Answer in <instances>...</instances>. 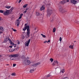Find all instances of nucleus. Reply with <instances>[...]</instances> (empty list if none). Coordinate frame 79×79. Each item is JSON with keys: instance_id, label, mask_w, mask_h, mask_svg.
Segmentation results:
<instances>
[{"instance_id": "4d7b16f0", "label": "nucleus", "mask_w": 79, "mask_h": 79, "mask_svg": "<svg viewBox=\"0 0 79 79\" xmlns=\"http://www.w3.org/2000/svg\"><path fill=\"white\" fill-rule=\"evenodd\" d=\"M51 21L52 22V21H53V20H51Z\"/></svg>"}, {"instance_id": "423d86ee", "label": "nucleus", "mask_w": 79, "mask_h": 79, "mask_svg": "<svg viewBox=\"0 0 79 79\" xmlns=\"http://www.w3.org/2000/svg\"><path fill=\"white\" fill-rule=\"evenodd\" d=\"M39 64H40V63H39L33 64L31 66L30 68L31 69H34V68H35V67H36L38 65H39Z\"/></svg>"}, {"instance_id": "7ed1b4c3", "label": "nucleus", "mask_w": 79, "mask_h": 79, "mask_svg": "<svg viewBox=\"0 0 79 79\" xmlns=\"http://www.w3.org/2000/svg\"><path fill=\"white\" fill-rule=\"evenodd\" d=\"M53 9L52 7H48V12L47 13V16L48 17H50L51 14L52 13V11Z\"/></svg>"}, {"instance_id": "de8ad7c7", "label": "nucleus", "mask_w": 79, "mask_h": 79, "mask_svg": "<svg viewBox=\"0 0 79 79\" xmlns=\"http://www.w3.org/2000/svg\"><path fill=\"white\" fill-rule=\"evenodd\" d=\"M2 31H1L0 32V34H2Z\"/></svg>"}, {"instance_id": "4468645a", "label": "nucleus", "mask_w": 79, "mask_h": 79, "mask_svg": "<svg viewBox=\"0 0 79 79\" xmlns=\"http://www.w3.org/2000/svg\"><path fill=\"white\" fill-rule=\"evenodd\" d=\"M34 69H31L30 71V73H34Z\"/></svg>"}, {"instance_id": "f03ea898", "label": "nucleus", "mask_w": 79, "mask_h": 79, "mask_svg": "<svg viewBox=\"0 0 79 79\" xmlns=\"http://www.w3.org/2000/svg\"><path fill=\"white\" fill-rule=\"evenodd\" d=\"M64 73V69H62L61 70L60 68H56L55 70V73H56L57 74H59L60 73Z\"/></svg>"}, {"instance_id": "dca6fc26", "label": "nucleus", "mask_w": 79, "mask_h": 79, "mask_svg": "<svg viewBox=\"0 0 79 79\" xmlns=\"http://www.w3.org/2000/svg\"><path fill=\"white\" fill-rule=\"evenodd\" d=\"M74 46L73 45H70L69 46V47L70 48H71V49H73L74 48H73Z\"/></svg>"}, {"instance_id": "72a5a7b5", "label": "nucleus", "mask_w": 79, "mask_h": 79, "mask_svg": "<svg viewBox=\"0 0 79 79\" xmlns=\"http://www.w3.org/2000/svg\"><path fill=\"white\" fill-rule=\"evenodd\" d=\"M62 79H69L67 77H66L63 78Z\"/></svg>"}, {"instance_id": "09e8293b", "label": "nucleus", "mask_w": 79, "mask_h": 79, "mask_svg": "<svg viewBox=\"0 0 79 79\" xmlns=\"http://www.w3.org/2000/svg\"><path fill=\"white\" fill-rule=\"evenodd\" d=\"M18 45H19V44H20V43L19 42H18Z\"/></svg>"}, {"instance_id": "052dcab7", "label": "nucleus", "mask_w": 79, "mask_h": 79, "mask_svg": "<svg viewBox=\"0 0 79 79\" xmlns=\"http://www.w3.org/2000/svg\"><path fill=\"white\" fill-rule=\"evenodd\" d=\"M74 42H76V41H75Z\"/></svg>"}, {"instance_id": "f704fd0d", "label": "nucleus", "mask_w": 79, "mask_h": 79, "mask_svg": "<svg viewBox=\"0 0 79 79\" xmlns=\"http://www.w3.org/2000/svg\"><path fill=\"white\" fill-rule=\"evenodd\" d=\"M15 48L12 49H11L12 52H13L14 51H15Z\"/></svg>"}, {"instance_id": "8fccbe9b", "label": "nucleus", "mask_w": 79, "mask_h": 79, "mask_svg": "<svg viewBox=\"0 0 79 79\" xmlns=\"http://www.w3.org/2000/svg\"><path fill=\"white\" fill-rule=\"evenodd\" d=\"M16 45L15 44V46H14V47H16Z\"/></svg>"}, {"instance_id": "a18cd8bd", "label": "nucleus", "mask_w": 79, "mask_h": 79, "mask_svg": "<svg viewBox=\"0 0 79 79\" xmlns=\"http://www.w3.org/2000/svg\"><path fill=\"white\" fill-rule=\"evenodd\" d=\"M25 27H26V26H27V23H26L25 24Z\"/></svg>"}, {"instance_id": "c9c22d12", "label": "nucleus", "mask_w": 79, "mask_h": 79, "mask_svg": "<svg viewBox=\"0 0 79 79\" xmlns=\"http://www.w3.org/2000/svg\"><path fill=\"white\" fill-rule=\"evenodd\" d=\"M4 42L6 43V42H7V40H5Z\"/></svg>"}, {"instance_id": "e433bc0d", "label": "nucleus", "mask_w": 79, "mask_h": 79, "mask_svg": "<svg viewBox=\"0 0 79 79\" xmlns=\"http://www.w3.org/2000/svg\"><path fill=\"white\" fill-rule=\"evenodd\" d=\"M21 1H22V0H20L19 1V3H20L21 2Z\"/></svg>"}, {"instance_id": "37998d69", "label": "nucleus", "mask_w": 79, "mask_h": 79, "mask_svg": "<svg viewBox=\"0 0 79 79\" xmlns=\"http://www.w3.org/2000/svg\"><path fill=\"white\" fill-rule=\"evenodd\" d=\"M50 42V40H49L48 41H47V43H48V42Z\"/></svg>"}, {"instance_id": "13d9d810", "label": "nucleus", "mask_w": 79, "mask_h": 79, "mask_svg": "<svg viewBox=\"0 0 79 79\" xmlns=\"http://www.w3.org/2000/svg\"><path fill=\"white\" fill-rule=\"evenodd\" d=\"M23 33H25V31H24V32H23Z\"/></svg>"}, {"instance_id": "6e6552de", "label": "nucleus", "mask_w": 79, "mask_h": 79, "mask_svg": "<svg viewBox=\"0 0 79 79\" xmlns=\"http://www.w3.org/2000/svg\"><path fill=\"white\" fill-rule=\"evenodd\" d=\"M30 41H31V40L29 39L25 43V46H27V47H28V45H29V43H30Z\"/></svg>"}, {"instance_id": "0eeeda50", "label": "nucleus", "mask_w": 79, "mask_h": 79, "mask_svg": "<svg viewBox=\"0 0 79 79\" xmlns=\"http://www.w3.org/2000/svg\"><path fill=\"white\" fill-rule=\"evenodd\" d=\"M10 57H11L10 59L11 58V57H13L14 58H16V57H18L19 56V54H15L14 55H11L10 56Z\"/></svg>"}, {"instance_id": "bf43d9fd", "label": "nucleus", "mask_w": 79, "mask_h": 79, "mask_svg": "<svg viewBox=\"0 0 79 79\" xmlns=\"http://www.w3.org/2000/svg\"><path fill=\"white\" fill-rule=\"evenodd\" d=\"M12 29L13 30V29H14L13 28H12Z\"/></svg>"}, {"instance_id": "6ab92c4d", "label": "nucleus", "mask_w": 79, "mask_h": 79, "mask_svg": "<svg viewBox=\"0 0 79 79\" xmlns=\"http://www.w3.org/2000/svg\"><path fill=\"white\" fill-rule=\"evenodd\" d=\"M0 30L1 31H4V29L3 28V27H0Z\"/></svg>"}, {"instance_id": "6e6d98bb", "label": "nucleus", "mask_w": 79, "mask_h": 79, "mask_svg": "<svg viewBox=\"0 0 79 79\" xmlns=\"http://www.w3.org/2000/svg\"><path fill=\"white\" fill-rule=\"evenodd\" d=\"M10 77V75H9V76H8V77Z\"/></svg>"}, {"instance_id": "ddd939ff", "label": "nucleus", "mask_w": 79, "mask_h": 79, "mask_svg": "<svg viewBox=\"0 0 79 79\" xmlns=\"http://www.w3.org/2000/svg\"><path fill=\"white\" fill-rule=\"evenodd\" d=\"M45 10V7L43 6L40 8V11H42V10Z\"/></svg>"}, {"instance_id": "a878e982", "label": "nucleus", "mask_w": 79, "mask_h": 79, "mask_svg": "<svg viewBox=\"0 0 79 79\" xmlns=\"http://www.w3.org/2000/svg\"><path fill=\"white\" fill-rule=\"evenodd\" d=\"M55 31H56V28H54L53 30V32H55Z\"/></svg>"}, {"instance_id": "680f3d73", "label": "nucleus", "mask_w": 79, "mask_h": 79, "mask_svg": "<svg viewBox=\"0 0 79 79\" xmlns=\"http://www.w3.org/2000/svg\"><path fill=\"white\" fill-rule=\"evenodd\" d=\"M12 60H13V59H12Z\"/></svg>"}, {"instance_id": "2f4dec72", "label": "nucleus", "mask_w": 79, "mask_h": 79, "mask_svg": "<svg viewBox=\"0 0 79 79\" xmlns=\"http://www.w3.org/2000/svg\"><path fill=\"white\" fill-rule=\"evenodd\" d=\"M50 76H51V75L49 74V75H47L46 76V77H50Z\"/></svg>"}, {"instance_id": "5fc2aeb1", "label": "nucleus", "mask_w": 79, "mask_h": 79, "mask_svg": "<svg viewBox=\"0 0 79 79\" xmlns=\"http://www.w3.org/2000/svg\"><path fill=\"white\" fill-rule=\"evenodd\" d=\"M36 29H37V28H35V30H36Z\"/></svg>"}, {"instance_id": "ea45409f", "label": "nucleus", "mask_w": 79, "mask_h": 79, "mask_svg": "<svg viewBox=\"0 0 79 79\" xmlns=\"http://www.w3.org/2000/svg\"><path fill=\"white\" fill-rule=\"evenodd\" d=\"M29 8H27H27L26 9V10H29Z\"/></svg>"}, {"instance_id": "9b49d317", "label": "nucleus", "mask_w": 79, "mask_h": 79, "mask_svg": "<svg viewBox=\"0 0 79 79\" xmlns=\"http://www.w3.org/2000/svg\"><path fill=\"white\" fill-rule=\"evenodd\" d=\"M3 13L4 15L7 16V15H8L9 14V12L8 11H5V10H4Z\"/></svg>"}, {"instance_id": "393cba45", "label": "nucleus", "mask_w": 79, "mask_h": 79, "mask_svg": "<svg viewBox=\"0 0 79 79\" xmlns=\"http://www.w3.org/2000/svg\"><path fill=\"white\" fill-rule=\"evenodd\" d=\"M41 35H42V37H43L44 38H45V37H46V36H45V35H43V34H41Z\"/></svg>"}, {"instance_id": "20e7f679", "label": "nucleus", "mask_w": 79, "mask_h": 79, "mask_svg": "<svg viewBox=\"0 0 79 79\" xmlns=\"http://www.w3.org/2000/svg\"><path fill=\"white\" fill-rule=\"evenodd\" d=\"M59 10L61 13H66V11L64 10L63 9V7L61 6H59Z\"/></svg>"}, {"instance_id": "7c9ffc66", "label": "nucleus", "mask_w": 79, "mask_h": 79, "mask_svg": "<svg viewBox=\"0 0 79 79\" xmlns=\"http://www.w3.org/2000/svg\"><path fill=\"white\" fill-rule=\"evenodd\" d=\"M52 66H55V63L54 62H53L52 64Z\"/></svg>"}, {"instance_id": "a211bd4d", "label": "nucleus", "mask_w": 79, "mask_h": 79, "mask_svg": "<svg viewBox=\"0 0 79 79\" xmlns=\"http://www.w3.org/2000/svg\"><path fill=\"white\" fill-rule=\"evenodd\" d=\"M23 14H21L20 15V17H19V19H21V18H22V16H23Z\"/></svg>"}, {"instance_id": "5701e85b", "label": "nucleus", "mask_w": 79, "mask_h": 79, "mask_svg": "<svg viewBox=\"0 0 79 79\" xmlns=\"http://www.w3.org/2000/svg\"><path fill=\"white\" fill-rule=\"evenodd\" d=\"M27 5H28L27 4H25V5L23 6V8H26V7H27Z\"/></svg>"}, {"instance_id": "58836bf2", "label": "nucleus", "mask_w": 79, "mask_h": 79, "mask_svg": "<svg viewBox=\"0 0 79 79\" xmlns=\"http://www.w3.org/2000/svg\"><path fill=\"white\" fill-rule=\"evenodd\" d=\"M27 12V11L25 10V11H24L23 12V13L25 14V13H26Z\"/></svg>"}, {"instance_id": "f257e3e1", "label": "nucleus", "mask_w": 79, "mask_h": 79, "mask_svg": "<svg viewBox=\"0 0 79 79\" xmlns=\"http://www.w3.org/2000/svg\"><path fill=\"white\" fill-rule=\"evenodd\" d=\"M27 29V36H26V38H28V37H29L30 36V29H29V26H26L25 27H24L23 29V31H25Z\"/></svg>"}, {"instance_id": "bb28decb", "label": "nucleus", "mask_w": 79, "mask_h": 79, "mask_svg": "<svg viewBox=\"0 0 79 79\" xmlns=\"http://www.w3.org/2000/svg\"><path fill=\"white\" fill-rule=\"evenodd\" d=\"M50 60L51 62H53V59L52 58L50 59Z\"/></svg>"}, {"instance_id": "a19ab883", "label": "nucleus", "mask_w": 79, "mask_h": 79, "mask_svg": "<svg viewBox=\"0 0 79 79\" xmlns=\"http://www.w3.org/2000/svg\"><path fill=\"white\" fill-rule=\"evenodd\" d=\"M46 42H47V41H44V44H45V43H46Z\"/></svg>"}, {"instance_id": "f3484780", "label": "nucleus", "mask_w": 79, "mask_h": 79, "mask_svg": "<svg viewBox=\"0 0 79 79\" xmlns=\"http://www.w3.org/2000/svg\"><path fill=\"white\" fill-rule=\"evenodd\" d=\"M46 4L47 5V6H48L50 5V2H48L47 4L46 3Z\"/></svg>"}, {"instance_id": "e2e57ef3", "label": "nucleus", "mask_w": 79, "mask_h": 79, "mask_svg": "<svg viewBox=\"0 0 79 79\" xmlns=\"http://www.w3.org/2000/svg\"><path fill=\"white\" fill-rule=\"evenodd\" d=\"M72 0H71L70 2H71V1H72Z\"/></svg>"}, {"instance_id": "4c0bfd02", "label": "nucleus", "mask_w": 79, "mask_h": 79, "mask_svg": "<svg viewBox=\"0 0 79 79\" xmlns=\"http://www.w3.org/2000/svg\"><path fill=\"white\" fill-rule=\"evenodd\" d=\"M13 31H14V32H16V31H17L16 30V29H13Z\"/></svg>"}, {"instance_id": "aec40b11", "label": "nucleus", "mask_w": 79, "mask_h": 79, "mask_svg": "<svg viewBox=\"0 0 79 79\" xmlns=\"http://www.w3.org/2000/svg\"><path fill=\"white\" fill-rule=\"evenodd\" d=\"M11 76H16V73H12V74H11Z\"/></svg>"}, {"instance_id": "864d4df0", "label": "nucleus", "mask_w": 79, "mask_h": 79, "mask_svg": "<svg viewBox=\"0 0 79 79\" xmlns=\"http://www.w3.org/2000/svg\"><path fill=\"white\" fill-rule=\"evenodd\" d=\"M2 57V55H0V58H1Z\"/></svg>"}, {"instance_id": "473e14b6", "label": "nucleus", "mask_w": 79, "mask_h": 79, "mask_svg": "<svg viewBox=\"0 0 79 79\" xmlns=\"http://www.w3.org/2000/svg\"><path fill=\"white\" fill-rule=\"evenodd\" d=\"M16 64H13V66L14 67H15V66H16Z\"/></svg>"}, {"instance_id": "49530a36", "label": "nucleus", "mask_w": 79, "mask_h": 79, "mask_svg": "<svg viewBox=\"0 0 79 79\" xmlns=\"http://www.w3.org/2000/svg\"><path fill=\"white\" fill-rule=\"evenodd\" d=\"M9 47H10V48H12L13 47V46H9Z\"/></svg>"}, {"instance_id": "1a4fd4ad", "label": "nucleus", "mask_w": 79, "mask_h": 79, "mask_svg": "<svg viewBox=\"0 0 79 79\" xmlns=\"http://www.w3.org/2000/svg\"><path fill=\"white\" fill-rule=\"evenodd\" d=\"M19 19H17L15 22V25L17 24V27H19V24H20V21H19Z\"/></svg>"}, {"instance_id": "b1692460", "label": "nucleus", "mask_w": 79, "mask_h": 79, "mask_svg": "<svg viewBox=\"0 0 79 79\" xmlns=\"http://www.w3.org/2000/svg\"><path fill=\"white\" fill-rule=\"evenodd\" d=\"M10 44L13 45H14V43L13 42H12V41H10Z\"/></svg>"}, {"instance_id": "4be33fe9", "label": "nucleus", "mask_w": 79, "mask_h": 79, "mask_svg": "<svg viewBox=\"0 0 79 79\" xmlns=\"http://www.w3.org/2000/svg\"><path fill=\"white\" fill-rule=\"evenodd\" d=\"M5 7L6 8H8V9H9V8H11V6H5Z\"/></svg>"}, {"instance_id": "79ce46f5", "label": "nucleus", "mask_w": 79, "mask_h": 79, "mask_svg": "<svg viewBox=\"0 0 79 79\" xmlns=\"http://www.w3.org/2000/svg\"><path fill=\"white\" fill-rule=\"evenodd\" d=\"M8 40H9V41H10V42H11V41H12L11 40V39H9Z\"/></svg>"}, {"instance_id": "9d476101", "label": "nucleus", "mask_w": 79, "mask_h": 79, "mask_svg": "<svg viewBox=\"0 0 79 79\" xmlns=\"http://www.w3.org/2000/svg\"><path fill=\"white\" fill-rule=\"evenodd\" d=\"M70 2L73 4H77V2L75 0H72Z\"/></svg>"}, {"instance_id": "412c9836", "label": "nucleus", "mask_w": 79, "mask_h": 79, "mask_svg": "<svg viewBox=\"0 0 79 79\" xmlns=\"http://www.w3.org/2000/svg\"><path fill=\"white\" fill-rule=\"evenodd\" d=\"M13 7H12L11 8L10 10H9V12L11 13V12H12V11H13Z\"/></svg>"}, {"instance_id": "f8f14e48", "label": "nucleus", "mask_w": 79, "mask_h": 79, "mask_svg": "<svg viewBox=\"0 0 79 79\" xmlns=\"http://www.w3.org/2000/svg\"><path fill=\"white\" fill-rule=\"evenodd\" d=\"M66 3V0H63L60 2V3L62 4V5H64L65 3Z\"/></svg>"}, {"instance_id": "cd10ccee", "label": "nucleus", "mask_w": 79, "mask_h": 79, "mask_svg": "<svg viewBox=\"0 0 79 79\" xmlns=\"http://www.w3.org/2000/svg\"><path fill=\"white\" fill-rule=\"evenodd\" d=\"M4 10H0V13H3Z\"/></svg>"}, {"instance_id": "c85d7f7f", "label": "nucleus", "mask_w": 79, "mask_h": 79, "mask_svg": "<svg viewBox=\"0 0 79 79\" xmlns=\"http://www.w3.org/2000/svg\"><path fill=\"white\" fill-rule=\"evenodd\" d=\"M36 15L37 16H39V15H40V14L39 12H36Z\"/></svg>"}, {"instance_id": "2eb2a0df", "label": "nucleus", "mask_w": 79, "mask_h": 79, "mask_svg": "<svg viewBox=\"0 0 79 79\" xmlns=\"http://www.w3.org/2000/svg\"><path fill=\"white\" fill-rule=\"evenodd\" d=\"M54 63H55V64H58V61L57 60H55L54 61Z\"/></svg>"}, {"instance_id": "3c124183", "label": "nucleus", "mask_w": 79, "mask_h": 79, "mask_svg": "<svg viewBox=\"0 0 79 79\" xmlns=\"http://www.w3.org/2000/svg\"><path fill=\"white\" fill-rule=\"evenodd\" d=\"M2 20V19L1 18V17H0V21H1Z\"/></svg>"}, {"instance_id": "c03bdc74", "label": "nucleus", "mask_w": 79, "mask_h": 79, "mask_svg": "<svg viewBox=\"0 0 79 79\" xmlns=\"http://www.w3.org/2000/svg\"><path fill=\"white\" fill-rule=\"evenodd\" d=\"M69 0H66V2H69Z\"/></svg>"}, {"instance_id": "39448f33", "label": "nucleus", "mask_w": 79, "mask_h": 79, "mask_svg": "<svg viewBox=\"0 0 79 79\" xmlns=\"http://www.w3.org/2000/svg\"><path fill=\"white\" fill-rule=\"evenodd\" d=\"M24 63L26 65H29V64L31 63V62L28 60L26 59L24 60Z\"/></svg>"}, {"instance_id": "603ef678", "label": "nucleus", "mask_w": 79, "mask_h": 79, "mask_svg": "<svg viewBox=\"0 0 79 79\" xmlns=\"http://www.w3.org/2000/svg\"><path fill=\"white\" fill-rule=\"evenodd\" d=\"M6 65H7V66H9V65H10V64H6Z\"/></svg>"}, {"instance_id": "c756f323", "label": "nucleus", "mask_w": 79, "mask_h": 79, "mask_svg": "<svg viewBox=\"0 0 79 79\" xmlns=\"http://www.w3.org/2000/svg\"><path fill=\"white\" fill-rule=\"evenodd\" d=\"M59 40L60 42H61V40H62V38H61V37H60Z\"/></svg>"}]
</instances>
